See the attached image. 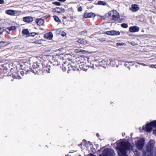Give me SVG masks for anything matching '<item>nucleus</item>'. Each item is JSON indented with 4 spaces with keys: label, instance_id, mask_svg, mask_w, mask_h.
<instances>
[{
    "label": "nucleus",
    "instance_id": "obj_1",
    "mask_svg": "<svg viewBox=\"0 0 156 156\" xmlns=\"http://www.w3.org/2000/svg\"><path fill=\"white\" fill-rule=\"evenodd\" d=\"M131 144L127 141H122L119 142L117 145V148L119 156H128L127 153V151H133Z\"/></svg>",
    "mask_w": 156,
    "mask_h": 156
},
{
    "label": "nucleus",
    "instance_id": "obj_2",
    "mask_svg": "<svg viewBox=\"0 0 156 156\" xmlns=\"http://www.w3.org/2000/svg\"><path fill=\"white\" fill-rule=\"evenodd\" d=\"M154 142L152 140L148 143L147 145L145 147V150L143 151L142 156H153V150L154 147Z\"/></svg>",
    "mask_w": 156,
    "mask_h": 156
},
{
    "label": "nucleus",
    "instance_id": "obj_3",
    "mask_svg": "<svg viewBox=\"0 0 156 156\" xmlns=\"http://www.w3.org/2000/svg\"><path fill=\"white\" fill-rule=\"evenodd\" d=\"M153 127L156 128V120L151 122L150 123L147 124L145 127L143 126L142 130H140V132L147 131L148 132H150L152 130ZM153 133L156 136V129L153 130Z\"/></svg>",
    "mask_w": 156,
    "mask_h": 156
},
{
    "label": "nucleus",
    "instance_id": "obj_4",
    "mask_svg": "<svg viewBox=\"0 0 156 156\" xmlns=\"http://www.w3.org/2000/svg\"><path fill=\"white\" fill-rule=\"evenodd\" d=\"M99 156H115L114 150L111 148L105 149Z\"/></svg>",
    "mask_w": 156,
    "mask_h": 156
},
{
    "label": "nucleus",
    "instance_id": "obj_5",
    "mask_svg": "<svg viewBox=\"0 0 156 156\" xmlns=\"http://www.w3.org/2000/svg\"><path fill=\"white\" fill-rule=\"evenodd\" d=\"M108 14L109 16L112 17V20L115 21H117L120 17L119 12L115 10L109 11Z\"/></svg>",
    "mask_w": 156,
    "mask_h": 156
},
{
    "label": "nucleus",
    "instance_id": "obj_6",
    "mask_svg": "<svg viewBox=\"0 0 156 156\" xmlns=\"http://www.w3.org/2000/svg\"><path fill=\"white\" fill-rule=\"evenodd\" d=\"M145 140L143 138H141L136 142V147L139 150H142L144 144Z\"/></svg>",
    "mask_w": 156,
    "mask_h": 156
},
{
    "label": "nucleus",
    "instance_id": "obj_7",
    "mask_svg": "<svg viewBox=\"0 0 156 156\" xmlns=\"http://www.w3.org/2000/svg\"><path fill=\"white\" fill-rule=\"evenodd\" d=\"M42 67L41 68V70L43 73H49L50 72V66L47 64H42Z\"/></svg>",
    "mask_w": 156,
    "mask_h": 156
},
{
    "label": "nucleus",
    "instance_id": "obj_8",
    "mask_svg": "<svg viewBox=\"0 0 156 156\" xmlns=\"http://www.w3.org/2000/svg\"><path fill=\"white\" fill-rule=\"evenodd\" d=\"M82 60V58L80 56L74 57L73 59V62L75 65H78L81 63Z\"/></svg>",
    "mask_w": 156,
    "mask_h": 156
},
{
    "label": "nucleus",
    "instance_id": "obj_9",
    "mask_svg": "<svg viewBox=\"0 0 156 156\" xmlns=\"http://www.w3.org/2000/svg\"><path fill=\"white\" fill-rule=\"evenodd\" d=\"M52 11L54 12L62 13L65 12V9H64L60 8L59 7H56L53 9Z\"/></svg>",
    "mask_w": 156,
    "mask_h": 156
},
{
    "label": "nucleus",
    "instance_id": "obj_10",
    "mask_svg": "<svg viewBox=\"0 0 156 156\" xmlns=\"http://www.w3.org/2000/svg\"><path fill=\"white\" fill-rule=\"evenodd\" d=\"M139 30V27L136 26L130 27L129 29V31L131 33L137 32Z\"/></svg>",
    "mask_w": 156,
    "mask_h": 156
},
{
    "label": "nucleus",
    "instance_id": "obj_11",
    "mask_svg": "<svg viewBox=\"0 0 156 156\" xmlns=\"http://www.w3.org/2000/svg\"><path fill=\"white\" fill-rule=\"evenodd\" d=\"M95 16V15L92 12L89 13L85 12L83 14V17L85 18H87L94 17Z\"/></svg>",
    "mask_w": 156,
    "mask_h": 156
},
{
    "label": "nucleus",
    "instance_id": "obj_12",
    "mask_svg": "<svg viewBox=\"0 0 156 156\" xmlns=\"http://www.w3.org/2000/svg\"><path fill=\"white\" fill-rule=\"evenodd\" d=\"M139 7L136 4H132L131 5V7L129 9V10L133 12H136L139 10Z\"/></svg>",
    "mask_w": 156,
    "mask_h": 156
},
{
    "label": "nucleus",
    "instance_id": "obj_13",
    "mask_svg": "<svg viewBox=\"0 0 156 156\" xmlns=\"http://www.w3.org/2000/svg\"><path fill=\"white\" fill-rule=\"evenodd\" d=\"M44 38L45 39H47L48 40H51L53 37L52 33L51 32H49L45 34L44 35Z\"/></svg>",
    "mask_w": 156,
    "mask_h": 156
},
{
    "label": "nucleus",
    "instance_id": "obj_14",
    "mask_svg": "<svg viewBox=\"0 0 156 156\" xmlns=\"http://www.w3.org/2000/svg\"><path fill=\"white\" fill-rule=\"evenodd\" d=\"M76 41L82 44H88L87 41L82 38L77 39Z\"/></svg>",
    "mask_w": 156,
    "mask_h": 156
},
{
    "label": "nucleus",
    "instance_id": "obj_15",
    "mask_svg": "<svg viewBox=\"0 0 156 156\" xmlns=\"http://www.w3.org/2000/svg\"><path fill=\"white\" fill-rule=\"evenodd\" d=\"M23 21L25 22L30 23L33 21V18L31 16L24 17L23 18Z\"/></svg>",
    "mask_w": 156,
    "mask_h": 156
},
{
    "label": "nucleus",
    "instance_id": "obj_16",
    "mask_svg": "<svg viewBox=\"0 0 156 156\" xmlns=\"http://www.w3.org/2000/svg\"><path fill=\"white\" fill-rule=\"evenodd\" d=\"M35 22L39 26L42 25L44 23V20L41 18H37L36 19Z\"/></svg>",
    "mask_w": 156,
    "mask_h": 156
},
{
    "label": "nucleus",
    "instance_id": "obj_17",
    "mask_svg": "<svg viewBox=\"0 0 156 156\" xmlns=\"http://www.w3.org/2000/svg\"><path fill=\"white\" fill-rule=\"evenodd\" d=\"M41 64L38 62H34L33 64L32 68L34 69H37L39 67L40 65Z\"/></svg>",
    "mask_w": 156,
    "mask_h": 156
},
{
    "label": "nucleus",
    "instance_id": "obj_18",
    "mask_svg": "<svg viewBox=\"0 0 156 156\" xmlns=\"http://www.w3.org/2000/svg\"><path fill=\"white\" fill-rule=\"evenodd\" d=\"M16 29V27L12 26L11 27L6 28L5 29L6 31L9 34H10V33H9L11 31L14 30Z\"/></svg>",
    "mask_w": 156,
    "mask_h": 156
},
{
    "label": "nucleus",
    "instance_id": "obj_19",
    "mask_svg": "<svg viewBox=\"0 0 156 156\" xmlns=\"http://www.w3.org/2000/svg\"><path fill=\"white\" fill-rule=\"evenodd\" d=\"M5 13L6 14L12 16L14 15L15 14V11L11 9L6 10Z\"/></svg>",
    "mask_w": 156,
    "mask_h": 156
},
{
    "label": "nucleus",
    "instance_id": "obj_20",
    "mask_svg": "<svg viewBox=\"0 0 156 156\" xmlns=\"http://www.w3.org/2000/svg\"><path fill=\"white\" fill-rule=\"evenodd\" d=\"M22 33L23 35H26L27 37L29 34V31L28 29H23L22 31Z\"/></svg>",
    "mask_w": 156,
    "mask_h": 156
},
{
    "label": "nucleus",
    "instance_id": "obj_21",
    "mask_svg": "<svg viewBox=\"0 0 156 156\" xmlns=\"http://www.w3.org/2000/svg\"><path fill=\"white\" fill-rule=\"evenodd\" d=\"M95 4L97 5L104 6L106 5V3L104 1H99L97 2V3Z\"/></svg>",
    "mask_w": 156,
    "mask_h": 156
},
{
    "label": "nucleus",
    "instance_id": "obj_22",
    "mask_svg": "<svg viewBox=\"0 0 156 156\" xmlns=\"http://www.w3.org/2000/svg\"><path fill=\"white\" fill-rule=\"evenodd\" d=\"M8 44V43L7 42H4L2 41H0V46L3 47L7 45Z\"/></svg>",
    "mask_w": 156,
    "mask_h": 156
},
{
    "label": "nucleus",
    "instance_id": "obj_23",
    "mask_svg": "<svg viewBox=\"0 0 156 156\" xmlns=\"http://www.w3.org/2000/svg\"><path fill=\"white\" fill-rule=\"evenodd\" d=\"M113 30L108 31L105 32V34L109 35H113Z\"/></svg>",
    "mask_w": 156,
    "mask_h": 156
},
{
    "label": "nucleus",
    "instance_id": "obj_24",
    "mask_svg": "<svg viewBox=\"0 0 156 156\" xmlns=\"http://www.w3.org/2000/svg\"><path fill=\"white\" fill-rule=\"evenodd\" d=\"M110 64L114 66L115 65V59L114 58H111L110 59Z\"/></svg>",
    "mask_w": 156,
    "mask_h": 156
},
{
    "label": "nucleus",
    "instance_id": "obj_25",
    "mask_svg": "<svg viewBox=\"0 0 156 156\" xmlns=\"http://www.w3.org/2000/svg\"><path fill=\"white\" fill-rule=\"evenodd\" d=\"M38 34L35 32H31L30 33H29V35L27 36V37H34L36 35H38Z\"/></svg>",
    "mask_w": 156,
    "mask_h": 156
},
{
    "label": "nucleus",
    "instance_id": "obj_26",
    "mask_svg": "<svg viewBox=\"0 0 156 156\" xmlns=\"http://www.w3.org/2000/svg\"><path fill=\"white\" fill-rule=\"evenodd\" d=\"M84 50H82L80 48H76L75 49L74 52L76 53H79L80 52H84Z\"/></svg>",
    "mask_w": 156,
    "mask_h": 156
},
{
    "label": "nucleus",
    "instance_id": "obj_27",
    "mask_svg": "<svg viewBox=\"0 0 156 156\" xmlns=\"http://www.w3.org/2000/svg\"><path fill=\"white\" fill-rule=\"evenodd\" d=\"M53 17L55 21L56 22H59L60 21V20L57 16H53Z\"/></svg>",
    "mask_w": 156,
    "mask_h": 156
},
{
    "label": "nucleus",
    "instance_id": "obj_28",
    "mask_svg": "<svg viewBox=\"0 0 156 156\" xmlns=\"http://www.w3.org/2000/svg\"><path fill=\"white\" fill-rule=\"evenodd\" d=\"M87 33V31L86 30H84L83 31L80 32V34L81 35H85Z\"/></svg>",
    "mask_w": 156,
    "mask_h": 156
},
{
    "label": "nucleus",
    "instance_id": "obj_29",
    "mask_svg": "<svg viewBox=\"0 0 156 156\" xmlns=\"http://www.w3.org/2000/svg\"><path fill=\"white\" fill-rule=\"evenodd\" d=\"M113 35H119L120 34V32L119 31H117L116 30H113Z\"/></svg>",
    "mask_w": 156,
    "mask_h": 156
},
{
    "label": "nucleus",
    "instance_id": "obj_30",
    "mask_svg": "<svg viewBox=\"0 0 156 156\" xmlns=\"http://www.w3.org/2000/svg\"><path fill=\"white\" fill-rule=\"evenodd\" d=\"M59 34L62 37H64L66 35V33L62 31H60Z\"/></svg>",
    "mask_w": 156,
    "mask_h": 156
},
{
    "label": "nucleus",
    "instance_id": "obj_31",
    "mask_svg": "<svg viewBox=\"0 0 156 156\" xmlns=\"http://www.w3.org/2000/svg\"><path fill=\"white\" fill-rule=\"evenodd\" d=\"M121 27L123 28H126L128 27V26L127 23H123L121 24Z\"/></svg>",
    "mask_w": 156,
    "mask_h": 156
},
{
    "label": "nucleus",
    "instance_id": "obj_32",
    "mask_svg": "<svg viewBox=\"0 0 156 156\" xmlns=\"http://www.w3.org/2000/svg\"><path fill=\"white\" fill-rule=\"evenodd\" d=\"M78 69L75 66H72L71 67V68L70 69V70H73V71H75L77 70Z\"/></svg>",
    "mask_w": 156,
    "mask_h": 156
},
{
    "label": "nucleus",
    "instance_id": "obj_33",
    "mask_svg": "<svg viewBox=\"0 0 156 156\" xmlns=\"http://www.w3.org/2000/svg\"><path fill=\"white\" fill-rule=\"evenodd\" d=\"M133 151L135 153V155L136 156H140V154L139 151Z\"/></svg>",
    "mask_w": 156,
    "mask_h": 156
},
{
    "label": "nucleus",
    "instance_id": "obj_34",
    "mask_svg": "<svg viewBox=\"0 0 156 156\" xmlns=\"http://www.w3.org/2000/svg\"><path fill=\"white\" fill-rule=\"evenodd\" d=\"M53 4L57 6H60L61 5L60 3L59 2H53Z\"/></svg>",
    "mask_w": 156,
    "mask_h": 156
},
{
    "label": "nucleus",
    "instance_id": "obj_35",
    "mask_svg": "<svg viewBox=\"0 0 156 156\" xmlns=\"http://www.w3.org/2000/svg\"><path fill=\"white\" fill-rule=\"evenodd\" d=\"M33 43L37 44H40L41 43V41L39 40L34 41L33 42Z\"/></svg>",
    "mask_w": 156,
    "mask_h": 156
},
{
    "label": "nucleus",
    "instance_id": "obj_36",
    "mask_svg": "<svg viewBox=\"0 0 156 156\" xmlns=\"http://www.w3.org/2000/svg\"><path fill=\"white\" fill-rule=\"evenodd\" d=\"M82 10V7L81 6H80L78 8L77 10L78 12H81Z\"/></svg>",
    "mask_w": 156,
    "mask_h": 156
},
{
    "label": "nucleus",
    "instance_id": "obj_37",
    "mask_svg": "<svg viewBox=\"0 0 156 156\" xmlns=\"http://www.w3.org/2000/svg\"><path fill=\"white\" fill-rule=\"evenodd\" d=\"M62 69L63 71H66V68L64 66H62Z\"/></svg>",
    "mask_w": 156,
    "mask_h": 156
},
{
    "label": "nucleus",
    "instance_id": "obj_38",
    "mask_svg": "<svg viewBox=\"0 0 156 156\" xmlns=\"http://www.w3.org/2000/svg\"><path fill=\"white\" fill-rule=\"evenodd\" d=\"M3 29L0 27V34H2V33L3 32Z\"/></svg>",
    "mask_w": 156,
    "mask_h": 156
},
{
    "label": "nucleus",
    "instance_id": "obj_39",
    "mask_svg": "<svg viewBox=\"0 0 156 156\" xmlns=\"http://www.w3.org/2000/svg\"><path fill=\"white\" fill-rule=\"evenodd\" d=\"M151 67L152 68H156V65H151Z\"/></svg>",
    "mask_w": 156,
    "mask_h": 156
},
{
    "label": "nucleus",
    "instance_id": "obj_40",
    "mask_svg": "<svg viewBox=\"0 0 156 156\" xmlns=\"http://www.w3.org/2000/svg\"><path fill=\"white\" fill-rule=\"evenodd\" d=\"M4 3V1L3 0H0V4H3Z\"/></svg>",
    "mask_w": 156,
    "mask_h": 156
},
{
    "label": "nucleus",
    "instance_id": "obj_41",
    "mask_svg": "<svg viewBox=\"0 0 156 156\" xmlns=\"http://www.w3.org/2000/svg\"><path fill=\"white\" fill-rule=\"evenodd\" d=\"M20 73L21 75H24V73L23 71H22L20 72Z\"/></svg>",
    "mask_w": 156,
    "mask_h": 156
},
{
    "label": "nucleus",
    "instance_id": "obj_42",
    "mask_svg": "<svg viewBox=\"0 0 156 156\" xmlns=\"http://www.w3.org/2000/svg\"><path fill=\"white\" fill-rule=\"evenodd\" d=\"M58 1H60V2H65L66 0H58Z\"/></svg>",
    "mask_w": 156,
    "mask_h": 156
},
{
    "label": "nucleus",
    "instance_id": "obj_43",
    "mask_svg": "<svg viewBox=\"0 0 156 156\" xmlns=\"http://www.w3.org/2000/svg\"><path fill=\"white\" fill-rule=\"evenodd\" d=\"M154 151L155 152V154L154 156H156V148H154Z\"/></svg>",
    "mask_w": 156,
    "mask_h": 156
},
{
    "label": "nucleus",
    "instance_id": "obj_44",
    "mask_svg": "<svg viewBox=\"0 0 156 156\" xmlns=\"http://www.w3.org/2000/svg\"><path fill=\"white\" fill-rule=\"evenodd\" d=\"M90 156H96V155H94L92 154H90Z\"/></svg>",
    "mask_w": 156,
    "mask_h": 156
},
{
    "label": "nucleus",
    "instance_id": "obj_45",
    "mask_svg": "<svg viewBox=\"0 0 156 156\" xmlns=\"http://www.w3.org/2000/svg\"><path fill=\"white\" fill-rule=\"evenodd\" d=\"M62 18L64 19H66L67 18V17L66 16H64Z\"/></svg>",
    "mask_w": 156,
    "mask_h": 156
}]
</instances>
